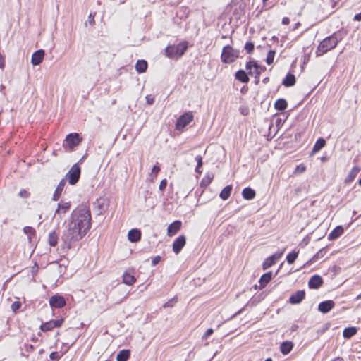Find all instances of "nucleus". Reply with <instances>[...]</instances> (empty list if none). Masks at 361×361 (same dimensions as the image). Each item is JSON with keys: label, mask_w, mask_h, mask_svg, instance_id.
<instances>
[{"label": "nucleus", "mask_w": 361, "mask_h": 361, "mask_svg": "<svg viewBox=\"0 0 361 361\" xmlns=\"http://www.w3.org/2000/svg\"><path fill=\"white\" fill-rule=\"evenodd\" d=\"M91 228V214L86 207L75 209L70 218L66 230L61 236L66 246L71 248V243L80 240Z\"/></svg>", "instance_id": "1"}, {"label": "nucleus", "mask_w": 361, "mask_h": 361, "mask_svg": "<svg viewBox=\"0 0 361 361\" xmlns=\"http://www.w3.org/2000/svg\"><path fill=\"white\" fill-rule=\"evenodd\" d=\"M339 40L340 39L338 38L336 33H334L331 36L326 37L319 43V46L317 47L316 56H321L329 51L334 49L339 42Z\"/></svg>", "instance_id": "2"}, {"label": "nucleus", "mask_w": 361, "mask_h": 361, "mask_svg": "<svg viewBox=\"0 0 361 361\" xmlns=\"http://www.w3.org/2000/svg\"><path fill=\"white\" fill-rule=\"evenodd\" d=\"M239 55V50L233 49L230 45H226L222 49L221 59L224 63H231L238 59Z\"/></svg>", "instance_id": "3"}, {"label": "nucleus", "mask_w": 361, "mask_h": 361, "mask_svg": "<svg viewBox=\"0 0 361 361\" xmlns=\"http://www.w3.org/2000/svg\"><path fill=\"white\" fill-rule=\"evenodd\" d=\"M187 48V43L183 42L176 46H168L165 49V53L169 58H178L183 55Z\"/></svg>", "instance_id": "4"}, {"label": "nucleus", "mask_w": 361, "mask_h": 361, "mask_svg": "<svg viewBox=\"0 0 361 361\" xmlns=\"http://www.w3.org/2000/svg\"><path fill=\"white\" fill-rule=\"evenodd\" d=\"M246 69L248 71V74L250 75H255L256 83L259 82L260 74L266 70L264 66H261L257 64L255 61H250L246 63Z\"/></svg>", "instance_id": "5"}, {"label": "nucleus", "mask_w": 361, "mask_h": 361, "mask_svg": "<svg viewBox=\"0 0 361 361\" xmlns=\"http://www.w3.org/2000/svg\"><path fill=\"white\" fill-rule=\"evenodd\" d=\"M80 167L78 164H75L67 173L66 178L68 180L70 185H75L80 176Z\"/></svg>", "instance_id": "6"}, {"label": "nucleus", "mask_w": 361, "mask_h": 361, "mask_svg": "<svg viewBox=\"0 0 361 361\" xmlns=\"http://www.w3.org/2000/svg\"><path fill=\"white\" fill-rule=\"evenodd\" d=\"M193 119L191 112H186L181 115L176 121V128L178 130H183Z\"/></svg>", "instance_id": "7"}, {"label": "nucleus", "mask_w": 361, "mask_h": 361, "mask_svg": "<svg viewBox=\"0 0 361 361\" xmlns=\"http://www.w3.org/2000/svg\"><path fill=\"white\" fill-rule=\"evenodd\" d=\"M71 209V202H64L61 201L58 204L57 209L55 211L54 218H57L59 219H62L65 214L70 210Z\"/></svg>", "instance_id": "8"}, {"label": "nucleus", "mask_w": 361, "mask_h": 361, "mask_svg": "<svg viewBox=\"0 0 361 361\" xmlns=\"http://www.w3.org/2000/svg\"><path fill=\"white\" fill-rule=\"evenodd\" d=\"M65 142L66 145L69 147V148L73 149L80 144L81 138H80L78 133H70L66 136Z\"/></svg>", "instance_id": "9"}, {"label": "nucleus", "mask_w": 361, "mask_h": 361, "mask_svg": "<svg viewBox=\"0 0 361 361\" xmlns=\"http://www.w3.org/2000/svg\"><path fill=\"white\" fill-rule=\"evenodd\" d=\"M49 305L52 307L61 308L66 305V300L61 295H54L49 298Z\"/></svg>", "instance_id": "10"}, {"label": "nucleus", "mask_w": 361, "mask_h": 361, "mask_svg": "<svg viewBox=\"0 0 361 361\" xmlns=\"http://www.w3.org/2000/svg\"><path fill=\"white\" fill-rule=\"evenodd\" d=\"M186 243V239L184 235L178 237L173 243V251L176 254H178Z\"/></svg>", "instance_id": "11"}, {"label": "nucleus", "mask_w": 361, "mask_h": 361, "mask_svg": "<svg viewBox=\"0 0 361 361\" xmlns=\"http://www.w3.org/2000/svg\"><path fill=\"white\" fill-rule=\"evenodd\" d=\"M283 255V252L281 253H275L272 255L271 256L267 258L262 264L263 269H267L268 268L271 267L273 264H274L278 259L281 257Z\"/></svg>", "instance_id": "12"}, {"label": "nucleus", "mask_w": 361, "mask_h": 361, "mask_svg": "<svg viewBox=\"0 0 361 361\" xmlns=\"http://www.w3.org/2000/svg\"><path fill=\"white\" fill-rule=\"evenodd\" d=\"M136 281V279L134 276V270L128 269L123 274V282L128 286L133 285Z\"/></svg>", "instance_id": "13"}, {"label": "nucleus", "mask_w": 361, "mask_h": 361, "mask_svg": "<svg viewBox=\"0 0 361 361\" xmlns=\"http://www.w3.org/2000/svg\"><path fill=\"white\" fill-rule=\"evenodd\" d=\"M335 306L333 300H326L320 302L318 305V310L324 314L328 313Z\"/></svg>", "instance_id": "14"}, {"label": "nucleus", "mask_w": 361, "mask_h": 361, "mask_svg": "<svg viewBox=\"0 0 361 361\" xmlns=\"http://www.w3.org/2000/svg\"><path fill=\"white\" fill-rule=\"evenodd\" d=\"M44 56V51L43 49H39L36 51H35L31 58V63L33 66H37L39 65Z\"/></svg>", "instance_id": "15"}, {"label": "nucleus", "mask_w": 361, "mask_h": 361, "mask_svg": "<svg viewBox=\"0 0 361 361\" xmlns=\"http://www.w3.org/2000/svg\"><path fill=\"white\" fill-rule=\"evenodd\" d=\"M322 278L319 275H314L309 280L308 286L310 288L317 289L322 285Z\"/></svg>", "instance_id": "16"}, {"label": "nucleus", "mask_w": 361, "mask_h": 361, "mask_svg": "<svg viewBox=\"0 0 361 361\" xmlns=\"http://www.w3.org/2000/svg\"><path fill=\"white\" fill-rule=\"evenodd\" d=\"M305 297V290H298L289 298V302L291 304H299Z\"/></svg>", "instance_id": "17"}, {"label": "nucleus", "mask_w": 361, "mask_h": 361, "mask_svg": "<svg viewBox=\"0 0 361 361\" xmlns=\"http://www.w3.org/2000/svg\"><path fill=\"white\" fill-rule=\"evenodd\" d=\"M182 223L180 221H175L169 225L167 228V234L169 236L174 235L181 228Z\"/></svg>", "instance_id": "18"}, {"label": "nucleus", "mask_w": 361, "mask_h": 361, "mask_svg": "<svg viewBox=\"0 0 361 361\" xmlns=\"http://www.w3.org/2000/svg\"><path fill=\"white\" fill-rule=\"evenodd\" d=\"M66 183V178H63L62 180H61L53 195V200L56 201L60 198L61 193L63 190V188L65 187Z\"/></svg>", "instance_id": "19"}, {"label": "nucleus", "mask_w": 361, "mask_h": 361, "mask_svg": "<svg viewBox=\"0 0 361 361\" xmlns=\"http://www.w3.org/2000/svg\"><path fill=\"white\" fill-rule=\"evenodd\" d=\"M128 240L132 243H137L140 240L141 232L138 229H131L128 234Z\"/></svg>", "instance_id": "20"}, {"label": "nucleus", "mask_w": 361, "mask_h": 361, "mask_svg": "<svg viewBox=\"0 0 361 361\" xmlns=\"http://www.w3.org/2000/svg\"><path fill=\"white\" fill-rule=\"evenodd\" d=\"M344 229L342 226H336L329 235V240H336L343 233Z\"/></svg>", "instance_id": "21"}, {"label": "nucleus", "mask_w": 361, "mask_h": 361, "mask_svg": "<svg viewBox=\"0 0 361 361\" xmlns=\"http://www.w3.org/2000/svg\"><path fill=\"white\" fill-rule=\"evenodd\" d=\"M293 345L291 341H284L280 345V350L283 355H288L292 350Z\"/></svg>", "instance_id": "22"}, {"label": "nucleus", "mask_w": 361, "mask_h": 361, "mask_svg": "<svg viewBox=\"0 0 361 361\" xmlns=\"http://www.w3.org/2000/svg\"><path fill=\"white\" fill-rule=\"evenodd\" d=\"M255 191L250 188H245L242 192L243 197L245 200H250L255 198Z\"/></svg>", "instance_id": "23"}, {"label": "nucleus", "mask_w": 361, "mask_h": 361, "mask_svg": "<svg viewBox=\"0 0 361 361\" xmlns=\"http://www.w3.org/2000/svg\"><path fill=\"white\" fill-rule=\"evenodd\" d=\"M360 171V169L358 166H354L351 169V171H350L348 175L347 176V177L345 178V182L346 183L352 182L355 178V177L357 176V175L358 174Z\"/></svg>", "instance_id": "24"}, {"label": "nucleus", "mask_w": 361, "mask_h": 361, "mask_svg": "<svg viewBox=\"0 0 361 361\" xmlns=\"http://www.w3.org/2000/svg\"><path fill=\"white\" fill-rule=\"evenodd\" d=\"M235 78L241 82L247 83L249 82L247 74L243 70H239L236 72Z\"/></svg>", "instance_id": "25"}, {"label": "nucleus", "mask_w": 361, "mask_h": 361, "mask_svg": "<svg viewBox=\"0 0 361 361\" xmlns=\"http://www.w3.org/2000/svg\"><path fill=\"white\" fill-rule=\"evenodd\" d=\"M295 83V78L293 74L288 73L283 81V85L286 87H290Z\"/></svg>", "instance_id": "26"}, {"label": "nucleus", "mask_w": 361, "mask_h": 361, "mask_svg": "<svg viewBox=\"0 0 361 361\" xmlns=\"http://www.w3.org/2000/svg\"><path fill=\"white\" fill-rule=\"evenodd\" d=\"M326 145V141L323 138H319L317 142H315L312 150V154H315L318 152L321 149H322Z\"/></svg>", "instance_id": "27"}, {"label": "nucleus", "mask_w": 361, "mask_h": 361, "mask_svg": "<svg viewBox=\"0 0 361 361\" xmlns=\"http://www.w3.org/2000/svg\"><path fill=\"white\" fill-rule=\"evenodd\" d=\"M147 68V63L145 60H138L135 64L136 71L140 73H144Z\"/></svg>", "instance_id": "28"}, {"label": "nucleus", "mask_w": 361, "mask_h": 361, "mask_svg": "<svg viewBox=\"0 0 361 361\" xmlns=\"http://www.w3.org/2000/svg\"><path fill=\"white\" fill-rule=\"evenodd\" d=\"M231 191H232V185H227L221 191V192L219 194V197L223 200H226L230 197Z\"/></svg>", "instance_id": "29"}, {"label": "nucleus", "mask_w": 361, "mask_h": 361, "mask_svg": "<svg viewBox=\"0 0 361 361\" xmlns=\"http://www.w3.org/2000/svg\"><path fill=\"white\" fill-rule=\"evenodd\" d=\"M130 355V352L129 350H121L117 356H116V360L117 361H127L129 358Z\"/></svg>", "instance_id": "30"}, {"label": "nucleus", "mask_w": 361, "mask_h": 361, "mask_svg": "<svg viewBox=\"0 0 361 361\" xmlns=\"http://www.w3.org/2000/svg\"><path fill=\"white\" fill-rule=\"evenodd\" d=\"M274 107L279 111H283L287 107V102L284 99H279L276 101Z\"/></svg>", "instance_id": "31"}, {"label": "nucleus", "mask_w": 361, "mask_h": 361, "mask_svg": "<svg viewBox=\"0 0 361 361\" xmlns=\"http://www.w3.org/2000/svg\"><path fill=\"white\" fill-rule=\"evenodd\" d=\"M357 332L355 327H347L343 330V336L345 338H350Z\"/></svg>", "instance_id": "32"}, {"label": "nucleus", "mask_w": 361, "mask_h": 361, "mask_svg": "<svg viewBox=\"0 0 361 361\" xmlns=\"http://www.w3.org/2000/svg\"><path fill=\"white\" fill-rule=\"evenodd\" d=\"M271 279V272H268L263 274L259 279L261 286L264 287L270 281Z\"/></svg>", "instance_id": "33"}, {"label": "nucleus", "mask_w": 361, "mask_h": 361, "mask_svg": "<svg viewBox=\"0 0 361 361\" xmlns=\"http://www.w3.org/2000/svg\"><path fill=\"white\" fill-rule=\"evenodd\" d=\"M326 249L325 247L320 249L310 259V262H316L317 260L322 258L326 254Z\"/></svg>", "instance_id": "34"}, {"label": "nucleus", "mask_w": 361, "mask_h": 361, "mask_svg": "<svg viewBox=\"0 0 361 361\" xmlns=\"http://www.w3.org/2000/svg\"><path fill=\"white\" fill-rule=\"evenodd\" d=\"M49 243L52 247H55L58 243V235L54 231L49 235Z\"/></svg>", "instance_id": "35"}, {"label": "nucleus", "mask_w": 361, "mask_h": 361, "mask_svg": "<svg viewBox=\"0 0 361 361\" xmlns=\"http://www.w3.org/2000/svg\"><path fill=\"white\" fill-rule=\"evenodd\" d=\"M298 255V252H292L289 253L286 256L287 262L289 264H293L295 261V259H297Z\"/></svg>", "instance_id": "36"}, {"label": "nucleus", "mask_w": 361, "mask_h": 361, "mask_svg": "<svg viewBox=\"0 0 361 361\" xmlns=\"http://www.w3.org/2000/svg\"><path fill=\"white\" fill-rule=\"evenodd\" d=\"M54 329L53 327V325H52V323L51 321H49V322H44L43 323L41 326H40V329L42 331H51Z\"/></svg>", "instance_id": "37"}, {"label": "nucleus", "mask_w": 361, "mask_h": 361, "mask_svg": "<svg viewBox=\"0 0 361 361\" xmlns=\"http://www.w3.org/2000/svg\"><path fill=\"white\" fill-rule=\"evenodd\" d=\"M275 54H276L275 51L269 50V51L267 54V59H266V62L267 63V64L270 65L273 63L274 59L275 56Z\"/></svg>", "instance_id": "38"}, {"label": "nucleus", "mask_w": 361, "mask_h": 361, "mask_svg": "<svg viewBox=\"0 0 361 361\" xmlns=\"http://www.w3.org/2000/svg\"><path fill=\"white\" fill-rule=\"evenodd\" d=\"M212 179H213V176L210 177L209 176H207L204 177L201 180L200 186L201 187H207L208 185L210 184V183L212 182Z\"/></svg>", "instance_id": "39"}, {"label": "nucleus", "mask_w": 361, "mask_h": 361, "mask_svg": "<svg viewBox=\"0 0 361 361\" xmlns=\"http://www.w3.org/2000/svg\"><path fill=\"white\" fill-rule=\"evenodd\" d=\"M195 161H197V167L195 169V171L197 173H200L199 171V168L202 166V157L201 155H197L195 157Z\"/></svg>", "instance_id": "40"}, {"label": "nucleus", "mask_w": 361, "mask_h": 361, "mask_svg": "<svg viewBox=\"0 0 361 361\" xmlns=\"http://www.w3.org/2000/svg\"><path fill=\"white\" fill-rule=\"evenodd\" d=\"M254 47V44L252 42H247L245 45V49L248 54L252 53Z\"/></svg>", "instance_id": "41"}, {"label": "nucleus", "mask_w": 361, "mask_h": 361, "mask_svg": "<svg viewBox=\"0 0 361 361\" xmlns=\"http://www.w3.org/2000/svg\"><path fill=\"white\" fill-rule=\"evenodd\" d=\"M24 233L27 234L30 238L31 235H34L35 233V231L32 227L30 226H25L23 228Z\"/></svg>", "instance_id": "42"}, {"label": "nucleus", "mask_w": 361, "mask_h": 361, "mask_svg": "<svg viewBox=\"0 0 361 361\" xmlns=\"http://www.w3.org/2000/svg\"><path fill=\"white\" fill-rule=\"evenodd\" d=\"M159 171H160V167L158 166L157 165H154L152 169V172L150 174V176L152 177V179L155 178L157 177V176Z\"/></svg>", "instance_id": "43"}, {"label": "nucleus", "mask_w": 361, "mask_h": 361, "mask_svg": "<svg viewBox=\"0 0 361 361\" xmlns=\"http://www.w3.org/2000/svg\"><path fill=\"white\" fill-rule=\"evenodd\" d=\"M21 302H19V301H15L12 305H11V309L13 312H17L20 307H21Z\"/></svg>", "instance_id": "44"}, {"label": "nucleus", "mask_w": 361, "mask_h": 361, "mask_svg": "<svg viewBox=\"0 0 361 361\" xmlns=\"http://www.w3.org/2000/svg\"><path fill=\"white\" fill-rule=\"evenodd\" d=\"M51 322L52 323L54 328L60 327L63 322V319H56V320H51Z\"/></svg>", "instance_id": "45"}, {"label": "nucleus", "mask_w": 361, "mask_h": 361, "mask_svg": "<svg viewBox=\"0 0 361 361\" xmlns=\"http://www.w3.org/2000/svg\"><path fill=\"white\" fill-rule=\"evenodd\" d=\"M305 170H306V167H305V166H304L302 164L298 165L295 168V172H297L298 173H302L305 172Z\"/></svg>", "instance_id": "46"}, {"label": "nucleus", "mask_w": 361, "mask_h": 361, "mask_svg": "<svg viewBox=\"0 0 361 361\" xmlns=\"http://www.w3.org/2000/svg\"><path fill=\"white\" fill-rule=\"evenodd\" d=\"M166 185H167V180L166 179H163L161 182H160V184H159V190L161 191H164L166 188Z\"/></svg>", "instance_id": "47"}, {"label": "nucleus", "mask_w": 361, "mask_h": 361, "mask_svg": "<svg viewBox=\"0 0 361 361\" xmlns=\"http://www.w3.org/2000/svg\"><path fill=\"white\" fill-rule=\"evenodd\" d=\"M19 196L23 198H27L30 196V193L25 190H21L19 192Z\"/></svg>", "instance_id": "48"}, {"label": "nucleus", "mask_w": 361, "mask_h": 361, "mask_svg": "<svg viewBox=\"0 0 361 361\" xmlns=\"http://www.w3.org/2000/svg\"><path fill=\"white\" fill-rule=\"evenodd\" d=\"M49 357L51 360H58L60 357V355H59V353L58 352H52L50 355H49Z\"/></svg>", "instance_id": "49"}, {"label": "nucleus", "mask_w": 361, "mask_h": 361, "mask_svg": "<svg viewBox=\"0 0 361 361\" xmlns=\"http://www.w3.org/2000/svg\"><path fill=\"white\" fill-rule=\"evenodd\" d=\"M87 22L89 23V24L91 26L94 25V23H95V21H94V14L90 13L89 15Z\"/></svg>", "instance_id": "50"}, {"label": "nucleus", "mask_w": 361, "mask_h": 361, "mask_svg": "<svg viewBox=\"0 0 361 361\" xmlns=\"http://www.w3.org/2000/svg\"><path fill=\"white\" fill-rule=\"evenodd\" d=\"M214 331L212 329H208L202 336V339L207 338L209 336L213 334Z\"/></svg>", "instance_id": "51"}, {"label": "nucleus", "mask_w": 361, "mask_h": 361, "mask_svg": "<svg viewBox=\"0 0 361 361\" xmlns=\"http://www.w3.org/2000/svg\"><path fill=\"white\" fill-rule=\"evenodd\" d=\"M177 302V300L176 298H173L171 300H169L167 302H166L164 305V307H173V304Z\"/></svg>", "instance_id": "52"}, {"label": "nucleus", "mask_w": 361, "mask_h": 361, "mask_svg": "<svg viewBox=\"0 0 361 361\" xmlns=\"http://www.w3.org/2000/svg\"><path fill=\"white\" fill-rule=\"evenodd\" d=\"M161 257L157 255L156 257H154L153 259H152V266H155L157 265L158 263H159V262L161 261Z\"/></svg>", "instance_id": "53"}, {"label": "nucleus", "mask_w": 361, "mask_h": 361, "mask_svg": "<svg viewBox=\"0 0 361 361\" xmlns=\"http://www.w3.org/2000/svg\"><path fill=\"white\" fill-rule=\"evenodd\" d=\"M146 100H147V103L148 104H152L154 102V99L153 97H152L151 96H147L146 97Z\"/></svg>", "instance_id": "54"}, {"label": "nucleus", "mask_w": 361, "mask_h": 361, "mask_svg": "<svg viewBox=\"0 0 361 361\" xmlns=\"http://www.w3.org/2000/svg\"><path fill=\"white\" fill-rule=\"evenodd\" d=\"M289 23H290V19L288 17H284L282 19V23L283 25H288V24H289Z\"/></svg>", "instance_id": "55"}, {"label": "nucleus", "mask_w": 361, "mask_h": 361, "mask_svg": "<svg viewBox=\"0 0 361 361\" xmlns=\"http://www.w3.org/2000/svg\"><path fill=\"white\" fill-rule=\"evenodd\" d=\"M354 20L360 21L361 20V12L360 13L356 14L354 16Z\"/></svg>", "instance_id": "56"}, {"label": "nucleus", "mask_w": 361, "mask_h": 361, "mask_svg": "<svg viewBox=\"0 0 361 361\" xmlns=\"http://www.w3.org/2000/svg\"><path fill=\"white\" fill-rule=\"evenodd\" d=\"M331 361H344V360L341 357H337L335 359L332 360Z\"/></svg>", "instance_id": "57"}, {"label": "nucleus", "mask_w": 361, "mask_h": 361, "mask_svg": "<svg viewBox=\"0 0 361 361\" xmlns=\"http://www.w3.org/2000/svg\"><path fill=\"white\" fill-rule=\"evenodd\" d=\"M268 80H269V78H264V79L263 80V82H264V83H267V82H268Z\"/></svg>", "instance_id": "58"}, {"label": "nucleus", "mask_w": 361, "mask_h": 361, "mask_svg": "<svg viewBox=\"0 0 361 361\" xmlns=\"http://www.w3.org/2000/svg\"><path fill=\"white\" fill-rule=\"evenodd\" d=\"M300 25V23H296V24H295V27H294V28H293V30H295L296 28H298V25Z\"/></svg>", "instance_id": "59"}, {"label": "nucleus", "mask_w": 361, "mask_h": 361, "mask_svg": "<svg viewBox=\"0 0 361 361\" xmlns=\"http://www.w3.org/2000/svg\"><path fill=\"white\" fill-rule=\"evenodd\" d=\"M126 0H120V4H124Z\"/></svg>", "instance_id": "60"}, {"label": "nucleus", "mask_w": 361, "mask_h": 361, "mask_svg": "<svg viewBox=\"0 0 361 361\" xmlns=\"http://www.w3.org/2000/svg\"><path fill=\"white\" fill-rule=\"evenodd\" d=\"M264 361H272V360L271 358H267V360H265Z\"/></svg>", "instance_id": "61"}, {"label": "nucleus", "mask_w": 361, "mask_h": 361, "mask_svg": "<svg viewBox=\"0 0 361 361\" xmlns=\"http://www.w3.org/2000/svg\"><path fill=\"white\" fill-rule=\"evenodd\" d=\"M245 90V87H243L241 90V92L243 93Z\"/></svg>", "instance_id": "62"}, {"label": "nucleus", "mask_w": 361, "mask_h": 361, "mask_svg": "<svg viewBox=\"0 0 361 361\" xmlns=\"http://www.w3.org/2000/svg\"><path fill=\"white\" fill-rule=\"evenodd\" d=\"M359 185H361V178L359 180Z\"/></svg>", "instance_id": "63"}, {"label": "nucleus", "mask_w": 361, "mask_h": 361, "mask_svg": "<svg viewBox=\"0 0 361 361\" xmlns=\"http://www.w3.org/2000/svg\"><path fill=\"white\" fill-rule=\"evenodd\" d=\"M325 159H326V158H325V157H322V161H324Z\"/></svg>", "instance_id": "64"}]
</instances>
